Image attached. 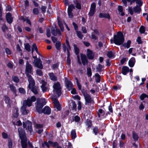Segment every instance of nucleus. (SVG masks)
I'll use <instances>...</instances> for the list:
<instances>
[{
  "mask_svg": "<svg viewBox=\"0 0 148 148\" xmlns=\"http://www.w3.org/2000/svg\"><path fill=\"white\" fill-rule=\"evenodd\" d=\"M71 137L72 139H75L76 136V133L75 130H73L71 132Z\"/></svg>",
  "mask_w": 148,
  "mask_h": 148,
  "instance_id": "obj_37",
  "label": "nucleus"
},
{
  "mask_svg": "<svg viewBox=\"0 0 148 148\" xmlns=\"http://www.w3.org/2000/svg\"><path fill=\"white\" fill-rule=\"evenodd\" d=\"M33 64L35 66L40 69H42L43 68L42 61L40 58L34 60Z\"/></svg>",
  "mask_w": 148,
  "mask_h": 148,
  "instance_id": "obj_10",
  "label": "nucleus"
},
{
  "mask_svg": "<svg viewBox=\"0 0 148 148\" xmlns=\"http://www.w3.org/2000/svg\"><path fill=\"white\" fill-rule=\"evenodd\" d=\"M49 75L51 80L53 81H56L57 80V77L53 73H49Z\"/></svg>",
  "mask_w": 148,
  "mask_h": 148,
  "instance_id": "obj_23",
  "label": "nucleus"
},
{
  "mask_svg": "<svg viewBox=\"0 0 148 148\" xmlns=\"http://www.w3.org/2000/svg\"><path fill=\"white\" fill-rule=\"evenodd\" d=\"M46 35L48 37H50L51 36L50 31L49 29H48L46 30Z\"/></svg>",
  "mask_w": 148,
  "mask_h": 148,
  "instance_id": "obj_52",
  "label": "nucleus"
},
{
  "mask_svg": "<svg viewBox=\"0 0 148 148\" xmlns=\"http://www.w3.org/2000/svg\"><path fill=\"white\" fill-rule=\"evenodd\" d=\"M95 80L97 83H99L100 82V76L98 73H96L95 75Z\"/></svg>",
  "mask_w": 148,
  "mask_h": 148,
  "instance_id": "obj_32",
  "label": "nucleus"
},
{
  "mask_svg": "<svg viewBox=\"0 0 148 148\" xmlns=\"http://www.w3.org/2000/svg\"><path fill=\"white\" fill-rule=\"evenodd\" d=\"M6 18L8 22L11 24L13 21V18L10 13H8L6 14Z\"/></svg>",
  "mask_w": 148,
  "mask_h": 148,
  "instance_id": "obj_20",
  "label": "nucleus"
},
{
  "mask_svg": "<svg viewBox=\"0 0 148 148\" xmlns=\"http://www.w3.org/2000/svg\"><path fill=\"white\" fill-rule=\"evenodd\" d=\"M58 24L61 30L63 32L64 30V27L62 23V22L59 21H58Z\"/></svg>",
  "mask_w": 148,
  "mask_h": 148,
  "instance_id": "obj_41",
  "label": "nucleus"
},
{
  "mask_svg": "<svg viewBox=\"0 0 148 148\" xmlns=\"http://www.w3.org/2000/svg\"><path fill=\"white\" fill-rule=\"evenodd\" d=\"M24 46L25 49L29 52L31 51V47L29 43H27L24 44Z\"/></svg>",
  "mask_w": 148,
  "mask_h": 148,
  "instance_id": "obj_30",
  "label": "nucleus"
},
{
  "mask_svg": "<svg viewBox=\"0 0 148 148\" xmlns=\"http://www.w3.org/2000/svg\"><path fill=\"white\" fill-rule=\"evenodd\" d=\"M136 3L139 6L141 7L143 5V2L141 0H138L136 1Z\"/></svg>",
  "mask_w": 148,
  "mask_h": 148,
  "instance_id": "obj_51",
  "label": "nucleus"
},
{
  "mask_svg": "<svg viewBox=\"0 0 148 148\" xmlns=\"http://www.w3.org/2000/svg\"><path fill=\"white\" fill-rule=\"evenodd\" d=\"M2 29L3 31L4 32H5L6 30H7L8 29V28L5 25H3L2 27Z\"/></svg>",
  "mask_w": 148,
  "mask_h": 148,
  "instance_id": "obj_54",
  "label": "nucleus"
},
{
  "mask_svg": "<svg viewBox=\"0 0 148 148\" xmlns=\"http://www.w3.org/2000/svg\"><path fill=\"white\" fill-rule=\"evenodd\" d=\"M65 82L66 84V87L69 90H72L73 87V84H72L71 82L69 80L66 78H65Z\"/></svg>",
  "mask_w": 148,
  "mask_h": 148,
  "instance_id": "obj_14",
  "label": "nucleus"
},
{
  "mask_svg": "<svg viewBox=\"0 0 148 148\" xmlns=\"http://www.w3.org/2000/svg\"><path fill=\"white\" fill-rule=\"evenodd\" d=\"M135 62V60L134 58H132L129 60L128 63L130 67H133Z\"/></svg>",
  "mask_w": 148,
  "mask_h": 148,
  "instance_id": "obj_25",
  "label": "nucleus"
},
{
  "mask_svg": "<svg viewBox=\"0 0 148 148\" xmlns=\"http://www.w3.org/2000/svg\"><path fill=\"white\" fill-rule=\"evenodd\" d=\"M75 8V5L73 4H71L69 6L68 9V11L72 12L73 10Z\"/></svg>",
  "mask_w": 148,
  "mask_h": 148,
  "instance_id": "obj_36",
  "label": "nucleus"
},
{
  "mask_svg": "<svg viewBox=\"0 0 148 148\" xmlns=\"http://www.w3.org/2000/svg\"><path fill=\"white\" fill-rule=\"evenodd\" d=\"M51 32L52 34L54 36H56L58 34H61L60 31L58 29H56V30L54 29H52L51 30Z\"/></svg>",
  "mask_w": 148,
  "mask_h": 148,
  "instance_id": "obj_26",
  "label": "nucleus"
},
{
  "mask_svg": "<svg viewBox=\"0 0 148 148\" xmlns=\"http://www.w3.org/2000/svg\"><path fill=\"white\" fill-rule=\"evenodd\" d=\"M99 17L100 18H110L109 15L108 14H103L102 13H99Z\"/></svg>",
  "mask_w": 148,
  "mask_h": 148,
  "instance_id": "obj_28",
  "label": "nucleus"
},
{
  "mask_svg": "<svg viewBox=\"0 0 148 148\" xmlns=\"http://www.w3.org/2000/svg\"><path fill=\"white\" fill-rule=\"evenodd\" d=\"M124 37L123 33L121 32H118L117 35H114V40H110L111 42L113 41L114 43L116 45H122L124 42Z\"/></svg>",
  "mask_w": 148,
  "mask_h": 148,
  "instance_id": "obj_4",
  "label": "nucleus"
},
{
  "mask_svg": "<svg viewBox=\"0 0 148 148\" xmlns=\"http://www.w3.org/2000/svg\"><path fill=\"white\" fill-rule=\"evenodd\" d=\"M94 32H92L91 35V37L92 39L94 41L98 40L97 36L99 35V33L97 29H95L93 30Z\"/></svg>",
  "mask_w": 148,
  "mask_h": 148,
  "instance_id": "obj_13",
  "label": "nucleus"
},
{
  "mask_svg": "<svg viewBox=\"0 0 148 148\" xmlns=\"http://www.w3.org/2000/svg\"><path fill=\"white\" fill-rule=\"evenodd\" d=\"M104 111H103L102 109H99L98 112V116L99 117H100L101 116L104 115Z\"/></svg>",
  "mask_w": 148,
  "mask_h": 148,
  "instance_id": "obj_35",
  "label": "nucleus"
},
{
  "mask_svg": "<svg viewBox=\"0 0 148 148\" xmlns=\"http://www.w3.org/2000/svg\"><path fill=\"white\" fill-rule=\"evenodd\" d=\"M18 131L19 137L21 140V145L22 148H26L27 147V139L24 130L22 128L19 127Z\"/></svg>",
  "mask_w": 148,
  "mask_h": 148,
  "instance_id": "obj_3",
  "label": "nucleus"
},
{
  "mask_svg": "<svg viewBox=\"0 0 148 148\" xmlns=\"http://www.w3.org/2000/svg\"><path fill=\"white\" fill-rule=\"evenodd\" d=\"M87 74L88 77H90L92 75L91 69L90 68H88L87 69Z\"/></svg>",
  "mask_w": 148,
  "mask_h": 148,
  "instance_id": "obj_42",
  "label": "nucleus"
},
{
  "mask_svg": "<svg viewBox=\"0 0 148 148\" xmlns=\"http://www.w3.org/2000/svg\"><path fill=\"white\" fill-rule=\"evenodd\" d=\"M42 145L43 148L46 146L48 148H49L50 145L53 147H56V146L58 145V144L57 142L53 143L51 141H49L48 142H44L42 143Z\"/></svg>",
  "mask_w": 148,
  "mask_h": 148,
  "instance_id": "obj_7",
  "label": "nucleus"
},
{
  "mask_svg": "<svg viewBox=\"0 0 148 148\" xmlns=\"http://www.w3.org/2000/svg\"><path fill=\"white\" fill-rule=\"evenodd\" d=\"M28 77V80L29 82L28 87H31V86H33L35 85V82L31 75L29 74H27L26 75Z\"/></svg>",
  "mask_w": 148,
  "mask_h": 148,
  "instance_id": "obj_12",
  "label": "nucleus"
},
{
  "mask_svg": "<svg viewBox=\"0 0 148 148\" xmlns=\"http://www.w3.org/2000/svg\"><path fill=\"white\" fill-rule=\"evenodd\" d=\"M129 71V68L126 66H123L122 69V73L124 75H126Z\"/></svg>",
  "mask_w": 148,
  "mask_h": 148,
  "instance_id": "obj_22",
  "label": "nucleus"
},
{
  "mask_svg": "<svg viewBox=\"0 0 148 148\" xmlns=\"http://www.w3.org/2000/svg\"><path fill=\"white\" fill-rule=\"evenodd\" d=\"M33 69L32 66L29 64L28 61L26 62V69L25 71V73L26 75L27 74H33Z\"/></svg>",
  "mask_w": 148,
  "mask_h": 148,
  "instance_id": "obj_8",
  "label": "nucleus"
},
{
  "mask_svg": "<svg viewBox=\"0 0 148 148\" xmlns=\"http://www.w3.org/2000/svg\"><path fill=\"white\" fill-rule=\"evenodd\" d=\"M5 102L7 103H9L10 102V98L7 96H5Z\"/></svg>",
  "mask_w": 148,
  "mask_h": 148,
  "instance_id": "obj_57",
  "label": "nucleus"
},
{
  "mask_svg": "<svg viewBox=\"0 0 148 148\" xmlns=\"http://www.w3.org/2000/svg\"><path fill=\"white\" fill-rule=\"evenodd\" d=\"M2 136L3 138L5 139L7 138L8 137V134L5 132H3L2 133Z\"/></svg>",
  "mask_w": 148,
  "mask_h": 148,
  "instance_id": "obj_64",
  "label": "nucleus"
},
{
  "mask_svg": "<svg viewBox=\"0 0 148 148\" xmlns=\"http://www.w3.org/2000/svg\"><path fill=\"white\" fill-rule=\"evenodd\" d=\"M73 47L75 53L77 55L79 54V48L77 47V45L75 44L74 45Z\"/></svg>",
  "mask_w": 148,
  "mask_h": 148,
  "instance_id": "obj_31",
  "label": "nucleus"
},
{
  "mask_svg": "<svg viewBox=\"0 0 148 148\" xmlns=\"http://www.w3.org/2000/svg\"><path fill=\"white\" fill-rule=\"evenodd\" d=\"M12 142L11 140H8V147L9 148H12Z\"/></svg>",
  "mask_w": 148,
  "mask_h": 148,
  "instance_id": "obj_56",
  "label": "nucleus"
},
{
  "mask_svg": "<svg viewBox=\"0 0 148 148\" xmlns=\"http://www.w3.org/2000/svg\"><path fill=\"white\" fill-rule=\"evenodd\" d=\"M34 49L35 50L36 52H38V49L35 43H34L32 45V49Z\"/></svg>",
  "mask_w": 148,
  "mask_h": 148,
  "instance_id": "obj_55",
  "label": "nucleus"
},
{
  "mask_svg": "<svg viewBox=\"0 0 148 148\" xmlns=\"http://www.w3.org/2000/svg\"><path fill=\"white\" fill-rule=\"evenodd\" d=\"M96 4L95 3H92L90 6V10L88 13L90 16H92L94 14L96 11Z\"/></svg>",
  "mask_w": 148,
  "mask_h": 148,
  "instance_id": "obj_11",
  "label": "nucleus"
},
{
  "mask_svg": "<svg viewBox=\"0 0 148 148\" xmlns=\"http://www.w3.org/2000/svg\"><path fill=\"white\" fill-rule=\"evenodd\" d=\"M78 37L80 39H82L83 37V35L82 34L81 32L78 31H76Z\"/></svg>",
  "mask_w": 148,
  "mask_h": 148,
  "instance_id": "obj_43",
  "label": "nucleus"
},
{
  "mask_svg": "<svg viewBox=\"0 0 148 148\" xmlns=\"http://www.w3.org/2000/svg\"><path fill=\"white\" fill-rule=\"evenodd\" d=\"M87 55L89 59L92 60L94 58V54L92 51L89 49L87 50Z\"/></svg>",
  "mask_w": 148,
  "mask_h": 148,
  "instance_id": "obj_17",
  "label": "nucleus"
},
{
  "mask_svg": "<svg viewBox=\"0 0 148 148\" xmlns=\"http://www.w3.org/2000/svg\"><path fill=\"white\" fill-rule=\"evenodd\" d=\"M128 11L130 13L131 15H132L134 14L133 11L132 7H129L128 8Z\"/></svg>",
  "mask_w": 148,
  "mask_h": 148,
  "instance_id": "obj_58",
  "label": "nucleus"
},
{
  "mask_svg": "<svg viewBox=\"0 0 148 148\" xmlns=\"http://www.w3.org/2000/svg\"><path fill=\"white\" fill-rule=\"evenodd\" d=\"M52 100L55 108H56L58 110H60L61 108L58 100L56 98H53Z\"/></svg>",
  "mask_w": 148,
  "mask_h": 148,
  "instance_id": "obj_15",
  "label": "nucleus"
},
{
  "mask_svg": "<svg viewBox=\"0 0 148 148\" xmlns=\"http://www.w3.org/2000/svg\"><path fill=\"white\" fill-rule=\"evenodd\" d=\"M103 66L100 64H99L96 68V69L98 72H100L101 71L102 69Z\"/></svg>",
  "mask_w": 148,
  "mask_h": 148,
  "instance_id": "obj_46",
  "label": "nucleus"
},
{
  "mask_svg": "<svg viewBox=\"0 0 148 148\" xmlns=\"http://www.w3.org/2000/svg\"><path fill=\"white\" fill-rule=\"evenodd\" d=\"M33 12L34 14L36 15L38 14L39 13L38 10L37 8H34L33 10Z\"/></svg>",
  "mask_w": 148,
  "mask_h": 148,
  "instance_id": "obj_50",
  "label": "nucleus"
},
{
  "mask_svg": "<svg viewBox=\"0 0 148 148\" xmlns=\"http://www.w3.org/2000/svg\"><path fill=\"white\" fill-rule=\"evenodd\" d=\"M53 90L54 94H56L58 97L60 96L61 94V88L60 84L58 82L55 83L53 86Z\"/></svg>",
  "mask_w": 148,
  "mask_h": 148,
  "instance_id": "obj_6",
  "label": "nucleus"
},
{
  "mask_svg": "<svg viewBox=\"0 0 148 148\" xmlns=\"http://www.w3.org/2000/svg\"><path fill=\"white\" fill-rule=\"evenodd\" d=\"M133 138L134 140H137L138 139V135L136 134L135 132H132Z\"/></svg>",
  "mask_w": 148,
  "mask_h": 148,
  "instance_id": "obj_38",
  "label": "nucleus"
},
{
  "mask_svg": "<svg viewBox=\"0 0 148 148\" xmlns=\"http://www.w3.org/2000/svg\"><path fill=\"white\" fill-rule=\"evenodd\" d=\"M12 79L16 83H18L19 81L18 78L16 76H12Z\"/></svg>",
  "mask_w": 148,
  "mask_h": 148,
  "instance_id": "obj_44",
  "label": "nucleus"
},
{
  "mask_svg": "<svg viewBox=\"0 0 148 148\" xmlns=\"http://www.w3.org/2000/svg\"><path fill=\"white\" fill-rule=\"evenodd\" d=\"M36 73L37 75L39 76H42L43 75L42 71L40 69H37L36 70Z\"/></svg>",
  "mask_w": 148,
  "mask_h": 148,
  "instance_id": "obj_47",
  "label": "nucleus"
},
{
  "mask_svg": "<svg viewBox=\"0 0 148 148\" xmlns=\"http://www.w3.org/2000/svg\"><path fill=\"white\" fill-rule=\"evenodd\" d=\"M29 89H31L32 91L33 92L34 94L36 95L38 93V88L34 86H31V87H28Z\"/></svg>",
  "mask_w": 148,
  "mask_h": 148,
  "instance_id": "obj_19",
  "label": "nucleus"
},
{
  "mask_svg": "<svg viewBox=\"0 0 148 148\" xmlns=\"http://www.w3.org/2000/svg\"><path fill=\"white\" fill-rule=\"evenodd\" d=\"M93 131L95 133V134H96L98 133V127H95L93 129Z\"/></svg>",
  "mask_w": 148,
  "mask_h": 148,
  "instance_id": "obj_61",
  "label": "nucleus"
},
{
  "mask_svg": "<svg viewBox=\"0 0 148 148\" xmlns=\"http://www.w3.org/2000/svg\"><path fill=\"white\" fill-rule=\"evenodd\" d=\"M146 94L144 93H143L140 96V98L142 100H143L144 98L146 97Z\"/></svg>",
  "mask_w": 148,
  "mask_h": 148,
  "instance_id": "obj_62",
  "label": "nucleus"
},
{
  "mask_svg": "<svg viewBox=\"0 0 148 148\" xmlns=\"http://www.w3.org/2000/svg\"><path fill=\"white\" fill-rule=\"evenodd\" d=\"M62 47L64 52L65 53L66 52V50H67V48L66 47V45L65 44H63L62 45ZM68 48H69L68 47Z\"/></svg>",
  "mask_w": 148,
  "mask_h": 148,
  "instance_id": "obj_60",
  "label": "nucleus"
},
{
  "mask_svg": "<svg viewBox=\"0 0 148 148\" xmlns=\"http://www.w3.org/2000/svg\"><path fill=\"white\" fill-rule=\"evenodd\" d=\"M23 126L24 128L26 127V130H28L31 133L32 131V123L29 121H27L25 123H23Z\"/></svg>",
  "mask_w": 148,
  "mask_h": 148,
  "instance_id": "obj_9",
  "label": "nucleus"
},
{
  "mask_svg": "<svg viewBox=\"0 0 148 148\" xmlns=\"http://www.w3.org/2000/svg\"><path fill=\"white\" fill-rule=\"evenodd\" d=\"M36 98L35 96H32L31 98H28L26 100L23 102L22 106L21 108V111L22 114L26 115L29 112V110L27 109V107H30L32 106L33 102L36 101Z\"/></svg>",
  "mask_w": 148,
  "mask_h": 148,
  "instance_id": "obj_2",
  "label": "nucleus"
},
{
  "mask_svg": "<svg viewBox=\"0 0 148 148\" xmlns=\"http://www.w3.org/2000/svg\"><path fill=\"white\" fill-rule=\"evenodd\" d=\"M18 109L17 108H15L14 109V110L13 115L14 117V118H17L18 116L19 115V113L18 112Z\"/></svg>",
  "mask_w": 148,
  "mask_h": 148,
  "instance_id": "obj_27",
  "label": "nucleus"
},
{
  "mask_svg": "<svg viewBox=\"0 0 148 148\" xmlns=\"http://www.w3.org/2000/svg\"><path fill=\"white\" fill-rule=\"evenodd\" d=\"M47 83L45 82H42V84L41 86V88H42L43 92H45L48 90V88L46 86Z\"/></svg>",
  "mask_w": 148,
  "mask_h": 148,
  "instance_id": "obj_21",
  "label": "nucleus"
},
{
  "mask_svg": "<svg viewBox=\"0 0 148 148\" xmlns=\"http://www.w3.org/2000/svg\"><path fill=\"white\" fill-rule=\"evenodd\" d=\"M86 124L88 127H91L92 125L91 121L90 120L88 119L87 120L86 122Z\"/></svg>",
  "mask_w": 148,
  "mask_h": 148,
  "instance_id": "obj_45",
  "label": "nucleus"
},
{
  "mask_svg": "<svg viewBox=\"0 0 148 148\" xmlns=\"http://www.w3.org/2000/svg\"><path fill=\"white\" fill-rule=\"evenodd\" d=\"M60 46H61L60 42L59 41H57L56 43V44L55 46H56V49L57 50H60Z\"/></svg>",
  "mask_w": 148,
  "mask_h": 148,
  "instance_id": "obj_40",
  "label": "nucleus"
},
{
  "mask_svg": "<svg viewBox=\"0 0 148 148\" xmlns=\"http://www.w3.org/2000/svg\"><path fill=\"white\" fill-rule=\"evenodd\" d=\"M133 11L135 13H139L141 10V9L140 7L136 5V6L134 7L133 9Z\"/></svg>",
  "mask_w": 148,
  "mask_h": 148,
  "instance_id": "obj_24",
  "label": "nucleus"
},
{
  "mask_svg": "<svg viewBox=\"0 0 148 148\" xmlns=\"http://www.w3.org/2000/svg\"><path fill=\"white\" fill-rule=\"evenodd\" d=\"M73 2L74 4L75 5L76 7L78 9H81V5L77 0H74L73 1Z\"/></svg>",
  "mask_w": 148,
  "mask_h": 148,
  "instance_id": "obj_29",
  "label": "nucleus"
},
{
  "mask_svg": "<svg viewBox=\"0 0 148 148\" xmlns=\"http://www.w3.org/2000/svg\"><path fill=\"white\" fill-rule=\"evenodd\" d=\"M19 92L23 94H25V89L22 88H20L19 89Z\"/></svg>",
  "mask_w": 148,
  "mask_h": 148,
  "instance_id": "obj_59",
  "label": "nucleus"
},
{
  "mask_svg": "<svg viewBox=\"0 0 148 148\" xmlns=\"http://www.w3.org/2000/svg\"><path fill=\"white\" fill-rule=\"evenodd\" d=\"M81 57L82 64L83 65L85 66L86 64H87L88 60L86 55L81 54Z\"/></svg>",
  "mask_w": 148,
  "mask_h": 148,
  "instance_id": "obj_16",
  "label": "nucleus"
},
{
  "mask_svg": "<svg viewBox=\"0 0 148 148\" xmlns=\"http://www.w3.org/2000/svg\"><path fill=\"white\" fill-rule=\"evenodd\" d=\"M74 119L75 121L76 122H79L80 119V117L77 116H75Z\"/></svg>",
  "mask_w": 148,
  "mask_h": 148,
  "instance_id": "obj_63",
  "label": "nucleus"
},
{
  "mask_svg": "<svg viewBox=\"0 0 148 148\" xmlns=\"http://www.w3.org/2000/svg\"><path fill=\"white\" fill-rule=\"evenodd\" d=\"M82 92L84 95L85 100V105H90L92 103H93L94 101L92 99L90 95L88 94L86 90H82Z\"/></svg>",
  "mask_w": 148,
  "mask_h": 148,
  "instance_id": "obj_5",
  "label": "nucleus"
},
{
  "mask_svg": "<svg viewBox=\"0 0 148 148\" xmlns=\"http://www.w3.org/2000/svg\"><path fill=\"white\" fill-rule=\"evenodd\" d=\"M139 31L141 33H143L145 32V27L143 25H142L139 29Z\"/></svg>",
  "mask_w": 148,
  "mask_h": 148,
  "instance_id": "obj_48",
  "label": "nucleus"
},
{
  "mask_svg": "<svg viewBox=\"0 0 148 148\" xmlns=\"http://www.w3.org/2000/svg\"><path fill=\"white\" fill-rule=\"evenodd\" d=\"M107 56L110 58H112L114 56V54L111 51H109L107 53Z\"/></svg>",
  "mask_w": 148,
  "mask_h": 148,
  "instance_id": "obj_49",
  "label": "nucleus"
},
{
  "mask_svg": "<svg viewBox=\"0 0 148 148\" xmlns=\"http://www.w3.org/2000/svg\"><path fill=\"white\" fill-rule=\"evenodd\" d=\"M118 10L121 13V15L122 16H124L125 14L124 12H123V8L121 6L119 5L118 7Z\"/></svg>",
  "mask_w": 148,
  "mask_h": 148,
  "instance_id": "obj_34",
  "label": "nucleus"
},
{
  "mask_svg": "<svg viewBox=\"0 0 148 148\" xmlns=\"http://www.w3.org/2000/svg\"><path fill=\"white\" fill-rule=\"evenodd\" d=\"M131 43V41L128 40L127 41V42L126 43H124V44H123V46L125 47L128 48L130 47Z\"/></svg>",
  "mask_w": 148,
  "mask_h": 148,
  "instance_id": "obj_33",
  "label": "nucleus"
},
{
  "mask_svg": "<svg viewBox=\"0 0 148 148\" xmlns=\"http://www.w3.org/2000/svg\"><path fill=\"white\" fill-rule=\"evenodd\" d=\"M10 87L11 90L14 93H16V89L15 87L12 85L10 84Z\"/></svg>",
  "mask_w": 148,
  "mask_h": 148,
  "instance_id": "obj_39",
  "label": "nucleus"
},
{
  "mask_svg": "<svg viewBox=\"0 0 148 148\" xmlns=\"http://www.w3.org/2000/svg\"><path fill=\"white\" fill-rule=\"evenodd\" d=\"M46 102L45 99H37L36 103V109L39 114L43 113L44 114H49L51 113V110L48 106H46L43 109L42 108L46 104Z\"/></svg>",
  "mask_w": 148,
  "mask_h": 148,
  "instance_id": "obj_1",
  "label": "nucleus"
},
{
  "mask_svg": "<svg viewBox=\"0 0 148 148\" xmlns=\"http://www.w3.org/2000/svg\"><path fill=\"white\" fill-rule=\"evenodd\" d=\"M35 126L36 129H42L43 127L42 125L41 124H36Z\"/></svg>",
  "mask_w": 148,
  "mask_h": 148,
  "instance_id": "obj_53",
  "label": "nucleus"
},
{
  "mask_svg": "<svg viewBox=\"0 0 148 148\" xmlns=\"http://www.w3.org/2000/svg\"><path fill=\"white\" fill-rule=\"evenodd\" d=\"M69 106L70 108L74 110L76 109L77 105L74 101L71 100L69 102Z\"/></svg>",
  "mask_w": 148,
  "mask_h": 148,
  "instance_id": "obj_18",
  "label": "nucleus"
}]
</instances>
